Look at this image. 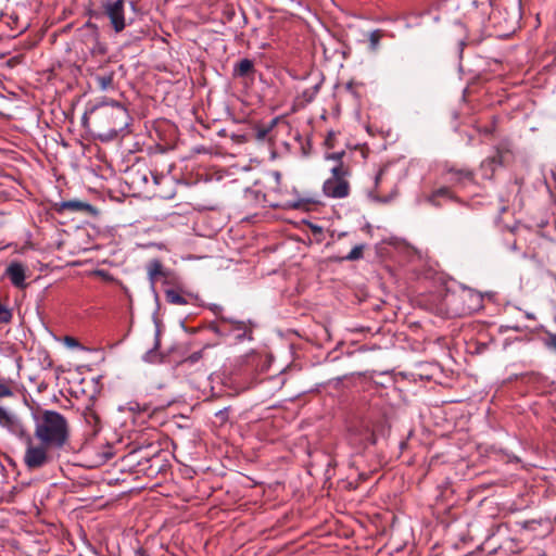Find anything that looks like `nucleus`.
<instances>
[{
    "label": "nucleus",
    "instance_id": "f257e3e1",
    "mask_svg": "<svg viewBox=\"0 0 556 556\" xmlns=\"http://www.w3.org/2000/svg\"><path fill=\"white\" fill-rule=\"evenodd\" d=\"M35 424L34 437L30 434L28 446L23 457L29 470L40 469L54 460L53 452L63 450L70 441L68 420L61 413L30 406Z\"/></svg>",
    "mask_w": 556,
    "mask_h": 556
},
{
    "label": "nucleus",
    "instance_id": "f03ea898",
    "mask_svg": "<svg viewBox=\"0 0 556 556\" xmlns=\"http://www.w3.org/2000/svg\"><path fill=\"white\" fill-rule=\"evenodd\" d=\"M127 109L117 101L104 100L90 109L83 116V124L86 127L93 126L100 137L112 139L129 125Z\"/></svg>",
    "mask_w": 556,
    "mask_h": 556
},
{
    "label": "nucleus",
    "instance_id": "7ed1b4c3",
    "mask_svg": "<svg viewBox=\"0 0 556 556\" xmlns=\"http://www.w3.org/2000/svg\"><path fill=\"white\" fill-rule=\"evenodd\" d=\"M331 177L325 180L323 191L325 195L332 199H344L350 194L348 177L351 174L350 167L339 163L330 168Z\"/></svg>",
    "mask_w": 556,
    "mask_h": 556
},
{
    "label": "nucleus",
    "instance_id": "20e7f679",
    "mask_svg": "<svg viewBox=\"0 0 556 556\" xmlns=\"http://www.w3.org/2000/svg\"><path fill=\"white\" fill-rule=\"evenodd\" d=\"M447 301L458 315H470L482 308L483 305L482 295L470 288H464L458 293L451 294Z\"/></svg>",
    "mask_w": 556,
    "mask_h": 556
},
{
    "label": "nucleus",
    "instance_id": "39448f33",
    "mask_svg": "<svg viewBox=\"0 0 556 556\" xmlns=\"http://www.w3.org/2000/svg\"><path fill=\"white\" fill-rule=\"evenodd\" d=\"M0 427L28 446L30 432L26 420L22 416L9 408L0 409Z\"/></svg>",
    "mask_w": 556,
    "mask_h": 556
},
{
    "label": "nucleus",
    "instance_id": "423d86ee",
    "mask_svg": "<svg viewBox=\"0 0 556 556\" xmlns=\"http://www.w3.org/2000/svg\"><path fill=\"white\" fill-rule=\"evenodd\" d=\"M125 3V0H101L102 12L110 20V24L116 33L123 31L127 25Z\"/></svg>",
    "mask_w": 556,
    "mask_h": 556
},
{
    "label": "nucleus",
    "instance_id": "0eeeda50",
    "mask_svg": "<svg viewBox=\"0 0 556 556\" xmlns=\"http://www.w3.org/2000/svg\"><path fill=\"white\" fill-rule=\"evenodd\" d=\"M53 210L59 213H65V212H84V213H90L93 211V206L89 204L88 202H84L80 200H67V201H61L58 203H54Z\"/></svg>",
    "mask_w": 556,
    "mask_h": 556
},
{
    "label": "nucleus",
    "instance_id": "6e6552de",
    "mask_svg": "<svg viewBox=\"0 0 556 556\" xmlns=\"http://www.w3.org/2000/svg\"><path fill=\"white\" fill-rule=\"evenodd\" d=\"M5 275L16 288L25 287L26 267L20 262H12L5 269Z\"/></svg>",
    "mask_w": 556,
    "mask_h": 556
},
{
    "label": "nucleus",
    "instance_id": "1a4fd4ad",
    "mask_svg": "<svg viewBox=\"0 0 556 556\" xmlns=\"http://www.w3.org/2000/svg\"><path fill=\"white\" fill-rule=\"evenodd\" d=\"M458 201L447 187H441L427 195V202L434 207H441L446 202Z\"/></svg>",
    "mask_w": 556,
    "mask_h": 556
},
{
    "label": "nucleus",
    "instance_id": "9d476101",
    "mask_svg": "<svg viewBox=\"0 0 556 556\" xmlns=\"http://www.w3.org/2000/svg\"><path fill=\"white\" fill-rule=\"evenodd\" d=\"M255 73L254 63L250 59L240 60L232 71V76L237 78L253 77Z\"/></svg>",
    "mask_w": 556,
    "mask_h": 556
},
{
    "label": "nucleus",
    "instance_id": "9b49d317",
    "mask_svg": "<svg viewBox=\"0 0 556 556\" xmlns=\"http://www.w3.org/2000/svg\"><path fill=\"white\" fill-rule=\"evenodd\" d=\"M147 269H148V278L152 286L156 282V280L160 277L167 276V273H166L162 262L157 258L151 260L147 266Z\"/></svg>",
    "mask_w": 556,
    "mask_h": 556
},
{
    "label": "nucleus",
    "instance_id": "f8f14e48",
    "mask_svg": "<svg viewBox=\"0 0 556 556\" xmlns=\"http://www.w3.org/2000/svg\"><path fill=\"white\" fill-rule=\"evenodd\" d=\"M502 165V160H497V156L486 157L480 165L483 178L491 179L495 169Z\"/></svg>",
    "mask_w": 556,
    "mask_h": 556
},
{
    "label": "nucleus",
    "instance_id": "ddd939ff",
    "mask_svg": "<svg viewBox=\"0 0 556 556\" xmlns=\"http://www.w3.org/2000/svg\"><path fill=\"white\" fill-rule=\"evenodd\" d=\"M511 141L508 139L502 140L495 148V155L497 160H502V164H505L511 156Z\"/></svg>",
    "mask_w": 556,
    "mask_h": 556
},
{
    "label": "nucleus",
    "instance_id": "4468645a",
    "mask_svg": "<svg viewBox=\"0 0 556 556\" xmlns=\"http://www.w3.org/2000/svg\"><path fill=\"white\" fill-rule=\"evenodd\" d=\"M114 73L108 72L94 76V81L100 90L105 91L113 88Z\"/></svg>",
    "mask_w": 556,
    "mask_h": 556
},
{
    "label": "nucleus",
    "instance_id": "2eb2a0df",
    "mask_svg": "<svg viewBox=\"0 0 556 556\" xmlns=\"http://www.w3.org/2000/svg\"><path fill=\"white\" fill-rule=\"evenodd\" d=\"M447 174L451 175L450 180L457 184L472 179V173L468 169L450 168Z\"/></svg>",
    "mask_w": 556,
    "mask_h": 556
},
{
    "label": "nucleus",
    "instance_id": "dca6fc26",
    "mask_svg": "<svg viewBox=\"0 0 556 556\" xmlns=\"http://www.w3.org/2000/svg\"><path fill=\"white\" fill-rule=\"evenodd\" d=\"M165 299L168 303L174 305H186L189 303L187 298L175 289H167L165 291Z\"/></svg>",
    "mask_w": 556,
    "mask_h": 556
},
{
    "label": "nucleus",
    "instance_id": "f3484780",
    "mask_svg": "<svg viewBox=\"0 0 556 556\" xmlns=\"http://www.w3.org/2000/svg\"><path fill=\"white\" fill-rule=\"evenodd\" d=\"M232 329L238 331L237 339L243 340L248 338L249 340L252 339V331L249 328V326L243 321H231Z\"/></svg>",
    "mask_w": 556,
    "mask_h": 556
},
{
    "label": "nucleus",
    "instance_id": "a211bd4d",
    "mask_svg": "<svg viewBox=\"0 0 556 556\" xmlns=\"http://www.w3.org/2000/svg\"><path fill=\"white\" fill-rule=\"evenodd\" d=\"M383 31L381 29H375L371 33H369L368 40H369V49L374 52H376L379 49L380 40L383 37Z\"/></svg>",
    "mask_w": 556,
    "mask_h": 556
},
{
    "label": "nucleus",
    "instance_id": "6ab92c4d",
    "mask_svg": "<svg viewBox=\"0 0 556 556\" xmlns=\"http://www.w3.org/2000/svg\"><path fill=\"white\" fill-rule=\"evenodd\" d=\"M14 396L13 387L7 382H0V409H4L3 400Z\"/></svg>",
    "mask_w": 556,
    "mask_h": 556
},
{
    "label": "nucleus",
    "instance_id": "aec40b11",
    "mask_svg": "<svg viewBox=\"0 0 556 556\" xmlns=\"http://www.w3.org/2000/svg\"><path fill=\"white\" fill-rule=\"evenodd\" d=\"M364 249H365L364 244L355 245L350 251V253L348 255L343 256L341 260L342 261H357V260H361L363 257Z\"/></svg>",
    "mask_w": 556,
    "mask_h": 556
},
{
    "label": "nucleus",
    "instance_id": "412c9836",
    "mask_svg": "<svg viewBox=\"0 0 556 556\" xmlns=\"http://www.w3.org/2000/svg\"><path fill=\"white\" fill-rule=\"evenodd\" d=\"M276 125V119H273L268 126H260L256 128L255 137L257 140H265L269 131L274 128Z\"/></svg>",
    "mask_w": 556,
    "mask_h": 556
},
{
    "label": "nucleus",
    "instance_id": "4be33fe9",
    "mask_svg": "<svg viewBox=\"0 0 556 556\" xmlns=\"http://www.w3.org/2000/svg\"><path fill=\"white\" fill-rule=\"evenodd\" d=\"M543 342L547 349L556 351V333L546 331Z\"/></svg>",
    "mask_w": 556,
    "mask_h": 556
},
{
    "label": "nucleus",
    "instance_id": "5701e85b",
    "mask_svg": "<svg viewBox=\"0 0 556 556\" xmlns=\"http://www.w3.org/2000/svg\"><path fill=\"white\" fill-rule=\"evenodd\" d=\"M344 155H345L344 151L334 152V153L327 154L326 155V160L333 161L334 162L333 165H337L339 163H343L342 159H343Z\"/></svg>",
    "mask_w": 556,
    "mask_h": 556
},
{
    "label": "nucleus",
    "instance_id": "b1692460",
    "mask_svg": "<svg viewBox=\"0 0 556 556\" xmlns=\"http://www.w3.org/2000/svg\"><path fill=\"white\" fill-rule=\"evenodd\" d=\"M201 358H202V351H197V352H193L192 354H190L185 359V362L192 365V364H195L197 362H199Z\"/></svg>",
    "mask_w": 556,
    "mask_h": 556
},
{
    "label": "nucleus",
    "instance_id": "393cba45",
    "mask_svg": "<svg viewBox=\"0 0 556 556\" xmlns=\"http://www.w3.org/2000/svg\"><path fill=\"white\" fill-rule=\"evenodd\" d=\"M397 195V189H394L388 197H375V200L381 203H389Z\"/></svg>",
    "mask_w": 556,
    "mask_h": 556
},
{
    "label": "nucleus",
    "instance_id": "a878e982",
    "mask_svg": "<svg viewBox=\"0 0 556 556\" xmlns=\"http://www.w3.org/2000/svg\"><path fill=\"white\" fill-rule=\"evenodd\" d=\"M318 91V86H314L312 89L305 90L303 97L306 101H311Z\"/></svg>",
    "mask_w": 556,
    "mask_h": 556
},
{
    "label": "nucleus",
    "instance_id": "bb28decb",
    "mask_svg": "<svg viewBox=\"0 0 556 556\" xmlns=\"http://www.w3.org/2000/svg\"><path fill=\"white\" fill-rule=\"evenodd\" d=\"M65 343L71 346V348H76L78 346V342L75 338L73 337H65Z\"/></svg>",
    "mask_w": 556,
    "mask_h": 556
},
{
    "label": "nucleus",
    "instance_id": "cd10ccee",
    "mask_svg": "<svg viewBox=\"0 0 556 556\" xmlns=\"http://www.w3.org/2000/svg\"><path fill=\"white\" fill-rule=\"evenodd\" d=\"M111 450H112L111 447H108V451L103 454L101 463H105L113 457V453Z\"/></svg>",
    "mask_w": 556,
    "mask_h": 556
},
{
    "label": "nucleus",
    "instance_id": "c85d7f7f",
    "mask_svg": "<svg viewBox=\"0 0 556 556\" xmlns=\"http://www.w3.org/2000/svg\"><path fill=\"white\" fill-rule=\"evenodd\" d=\"M333 137H334V134L333 132H329L328 134V137L326 138V141L325 143L329 147V148H332V140H333Z\"/></svg>",
    "mask_w": 556,
    "mask_h": 556
},
{
    "label": "nucleus",
    "instance_id": "c756f323",
    "mask_svg": "<svg viewBox=\"0 0 556 556\" xmlns=\"http://www.w3.org/2000/svg\"><path fill=\"white\" fill-rule=\"evenodd\" d=\"M384 174V168H381L378 174L376 175V178H375V184L376 186L379 185V182L381 181V178H382V175Z\"/></svg>",
    "mask_w": 556,
    "mask_h": 556
},
{
    "label": "nucleus",
    "instance_id": "7c9ffc66",
    "mask_svg": "<svg viewBox=\"0 0 556 556\" xmlns=\"http://www.w3.org/2000/svg\"><path fill=\"white\" fill-rule=\"evenodd\" d=\"M216 315H218L222 312V307L218 305H213L211 308Z\"/></svg>",
    "mask_w": 556,
    "mask_h": 556
},
{
    "label": "nucleus",
    "instance_id": "2f4dec72",
    "mask_svg": "<svg viewBox=\"0 0 556 556\" xmlns=\"http://www.w3.org/2000/svg\"><path fill=\"white\" fill-rule=\"evenodd\" d=\"M509 249L513 250V251H517L519 250L518 245H517V242L514 241L510 245H509Z\"/></svg>",
    "mask_w": 556,
    "mask_h": 556
},
{
    "label": "nucleus",
    "instance_id": "473e14b6",
    "mask_svg": "<svg viewBox=\"0 0 556 556\" xmlns=\"http://www.w3.org/2000/svg\"><path fill=\"white\" fill-rule=\"evenodd\" d=\"M140 0H129L132 8L139 2Z\"/></svg>",
    "mask_w": 556,
    "mask_h": 556
},
{
    "label": "nucleus",
    "instance_id": "72a5a7b5",
    "mask_svg": "<svg viewBox=\"0 0 556 556\" xmlns=\"http://www.w3.org/2000/svg\"><path fill=\"white\" fill-rule=\"evenodd\" d=\"M211 329L214 330L215 332L219 333V329L217 326L212 325Z\"/></svg>",
    "mask_w": 556,
    "mask_h": 556
},
{
    "label": "nucleus",
    "instance_id": "f704fd0d",
    "mask_svg": "<svg viewBox=\"0 0 556 556\" xmlns=\"http://www.w3.org/2000/svg\"><path fill=\"white\" fill-rule=\"evenodd\" d=\"M154 181H155V184H159V176L157 175H154Z\"/></svg>",
    "mask_w": 556,
    "mask_h": 556
},
{
    "label": "nucleus",
    "instance_id": "c9c22d12",
    "mask_svg": "<svg viewBox=\"0 0 556 556\" xmlns=\"http://www.w3.org/2000/svg\"><path fill=\"white\" fill-rule=\"evenodd\" d=\"M219 415H220V416H224V412H223V410H220V412H218V413L216 414V416H219Z\"/></svg>",
    "mask_w": 556,
    "mask_h": 556
},
{
    "label": "nucleus",
    "instance_id": "e433bc0d",
    "mask_svg": "<svg viewBox=\"0 0 556 556\" xmlns=\"http://www.w3.org/2000/svg\"><path fill=\"white\" fill-rule=\"evenodd\" d=\"M90 417H92L94 420H97V419H98V418H97V416H96V415H93V414H90Z\"/></svg>",
    "mask_w": 556,
    "mask_h": 556
}]
</instances>
